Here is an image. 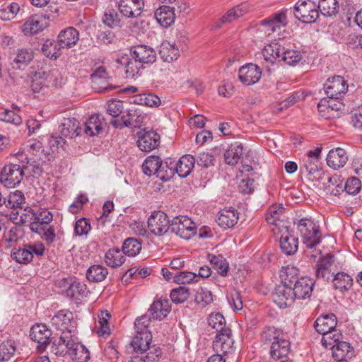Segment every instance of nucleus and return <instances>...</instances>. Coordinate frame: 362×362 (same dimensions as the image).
I'll use <instances>...</instances> for the list:
<instances>
[{
  "label": "nucleus",
  "instance_id": "e433bc0d",
  "mask_svg": "<svg viewBox=\"0 0 362 362\" xmlns=\"http://www.w3.org/2000/svg\"><path fill=\"white\" fill-rule=\"evenodd\" d=\"M280 247L281 251L286 255H293L297 252L298 248V239L287 233L281 235Z\"/></svg>",
  "mask_w": 362,
  "mask_h": 362
},
{
  "label": "nucleus",
  "instance_id": "6e6552de",
  "mask_svg": "<svg viewBox=\"0 0 362 362\" xmlns=\"http://www.w3.org/2000/svg\"><path fill=\"white\" fill-rule=\"evenodd\" d=\"M334 255L327 254L321 257L315 266L316 278L323 281L331 280L334 274Z\"/></svg>",
  "mask_w": 362,
  "mask_h": 362
},
{
  "label": "nucleus",
  "instance_id": "052dcab7",
  "mask_svg": "<svg viewBox=\"0 0 362 362\" xmlns=\"http://www.w3.org/2000/svg\"><path fill=\"white\" fill-rule=\"evenodd\" d=\"M197 226L188 216H182V239L189 240L197 235Z\"/></svg>",
  "mask_w": 362,
  "mask_h": 362
},
{
  "label": "nucleus",
  "instance_id": "f03ea898",
  "mask_svg": "<svg viewBox=\"0 0 362 362\" xmlns=\"http://www.w3.org/2000/svg\"><path fill=\"white\" fill-rule=\"evenodd\" d=\"M45 250V247L42 243L35 242L24 245L18 249H13L11 255L18 263L27 264L33 260L34 255L37 257L42 256Z\"/></svg>",
  "mask_w": 362,
  "mask_h": 362
},
{
  "label": "nucleus",
  "instance_id": "f257e3e1",
  "mask_svg": "<svg viewBox=\"0 0 362 362\" xmlns=\"http://www.w3.org/2000/svg\"><path fill=\"white\" fill-rule=\"evenodd\" d=\"M297 232L302 238L303 243L308 248H313L321 241L322 234L319 225L312 218H303L294 222Z\"/></svg>",
  "mask_w": 362,
  "mask_h": 362
},
{
  "label": "nucleus",
  "instance_id": "603ef678",
  "mask_svg": "<svg viewBox=\"0 0 362 362\" xmlns=\"http://www.w3.org/2000/svg\"><path fill=\"white\" fill-rule=\"evenodd\" d=\"M141 243L134 238L126 239L122 245V251L124 255L129 257H134L141 250Z\"/></svg>",
  "mask_w": 362,
  "mask_h": 362
},
{
  "label": "nucleus",
  "instance_id": "f3484780",
  "mask_svg": "<svg viewBox=\"0 0 362 362\" xmlns=\"http://www.w3.org/2000/svg\"><path fill=\"white\" fill-rule=\"evenodd\" d=\"M262 76L261 69L254 64L243 66L238 71V78L245 85L250 86L257 83Z\"/></svg>",
  "mask_w": 362,
  "mask_h": 362
},
{
  "label": "nucleus",
  "instance_id": "69168bd1",
  "mask_svg": "<svg viewBox=\"0 0 362 362\" xmlns=\"http://www.w3.org/2000/svg\"><path fill=\"white\" fill-rule=\"evenodd\" d=\"M213 300L214 298L211 291L203 288H199L197 291L194 298L196 304L204 307L211 303Z\"/></svg>",
  "mask_w": 362,
  "mask_h": 362
},
{
  "label": "nucleus",
  "instance_id": "4d7b16f0",
  "mask_svg": "<svg viewBox=\"0 0 362 362\" xmlns=\"http://www.w3.org/2000/svg\"><path fill=\"white\" fill-rule=\"evenodd\" d=\"M208 324L217 332V334L223 332L225 329H230L226 327V320L223 315L219 313L211 314L208 318Z\"/></svg>",
  "mask_w": 362,
  "mask_h": 362
},
{
  "label": "nucleus",
  "instance_id": "412c9836",
  "mask_svg": "<svg viewBox=\"0 0 362 362\" xmlns=\"http://www.w3.org/2000/svg\"><path fill=\"white\" fill-rule=\"evenodd\" d=\"M326 160L329 167L337 170L344 166L348 160V156L344 148L338 147L329 151Z\"/></svg>",
  "mask_w": 362,
  "mask_h": 362
},
{
  "label": "nucleus",
  "instance_id": "1a4fd4ad",
  "mask_svg": "<svg viewBox=\"0 0 362 362\" xmlns=\"http://www.w3.org/2000/svg\"><path fill=\"white\" fill-rule=\"evenodd\" d=\"M324 88L328 98L339 99L345 94L348 84L342 76H334L327 81Z\"/></svg>",
  "mask_w": 362,
  "mask_h": 362
},
{
  "label": "nucleus",
  "instance_id": "09e8293b",
  "mask_svg": "<svg viewBox=\"0 0 362 362\" xmlns=\"http://www.w3.org/2000/svg\"><path fill=\"white\" fill-rule=\"evenodd\" d=\"M207 259L218 274L223 276L227 274L228 272V263L222 255L209 254L207 255Z\"/></svg>",
  "mask_w": 362,
  "mask_h": 362
},
{
  "label": "nucleus",
  "instance_id": "ddd939ff",
  "mask_svg": "<svg viewBox=\"0 0 362 362\" xmlns=\"http://www.w3.org/2000/svg\"><path fill=\"white\" fill-rule=\"evenodd\" d=\"M233 343L230 329H225L223 332L216 334L213 342V349L216 354L226 355L233 351Z\"/></svg>",
  "mask_w": 362,
  "mask_h": 362
},
{
  "label": "nucleus",
  "instance_id": "e2e57ef3",
  "mask_svg": "<svg viewBox=\"0 0 362 362\" xmlns=\"http://www.w3.org/2000/svg\"><path fill=\"white\" fill-rule=\"evenodd\" d=\"M299 274V269L293 265H287L283 267L280 271V276L284 281V284H292L293 281Z\"/></svg>",
  "mask_w": 362,
  "mask_h": 362
},
{
  "label": "nucleus",
  "instance_id": "79ce46f5",
  "mask_svg": "<svg viewBox=\"0 0 362 362\" xmlns=\"http://www.w3.org/2000/svg\"><path fill=\"white\" fill-rule=\"evenodd\" d=\"M34 54L31 49L22 48L18 49L16 56L13 59V66L21 69L26 66L33 59Z\"/></svg>",
  "mask_w": 362,
  "mask_h": 362
},
{
  "label": "nucleus",
  "instance_id": "72a5a7b5",
  "mask_svg": "<svg viewBox=\"0 0 362 362\" xmlns=\"http://www.w3.org/2000/svg\"><path fill=\"white\" fill-rule=\"evenodd\" d=\"M243 153V146L242 144L235 142L231 144L224 153L225 162L230 165H236Z\"/></svg>",
  "mask_w": 362,
  "mask_h": 362
},
{
  "label": "nucleus",
  "instance_id": "4c0bfd02",
  "mask_svg": "<svg viewBox=\"0 0 362 362\" xmlns=\"http://www.w3.org/2000/svg\"><path fill=\"white\" fill-rule=\"evenodd\" d=\"M30 228L33 232L37 233L48 245L52 244L55 240V230L52 226H42V225L35 224L30 225Z\"/></svg>",
  "mask_w": 362,
  "mask_h": 362
},
{
  "label": "nucleus",
  "instance_id": "5fc2aeb1",
  "mask_svg": "<svg viewBox=\"0 0 362 362\" xmlns=\"http://www.w3.org/2000/svg\"><path fill=\"white\" fill-rule=\"evenodd\" d=\"M134 103L148 107H158L160 104V99L153 93H144L136 95Z\"/></svg>",
  "mask_w": 362,
  "mask_h": 362
},
{
  "label": "nucleus",
  "instance_id": "20e7f679",
  "mask_svg": "<svg viewBox=\"0 0 362 362\" xmlns=\"http://www.w3.org/2000/svg\"><path fill=\"white\" fill-rule=\"evenodd\" d=\"M51 323L57 330L74 334L75 336L76 330V323L74 319V315L68 310H60L51 319Z\"/></svg>",
  "mask_w": 362,
  "mask_h": 362
},
{
  "label": "nucleus",
  "instance_id": "bf43d9fd",
  "mask_svg": "<svg viewBox=\"0 0 362 362\" xmlns=\"http://www.w3.org/2000/svg\"><path fill=\"white\" fill-rule=\"evenodd\" d=\"M24 202V194L18 190L10 193L6 199H4V204L9 209L21 208Z\"/></svg>",
  "mask_w": 362,
  "mask_h": 362
},
{
  "label": "nucleus",
  "instance_id": "774afa93",
  "mask_svg": "<svg viewBox=\"0 0 362 362\" xmlns=\"http://www.w3.org/2000/svg\"><path fill=\"white\" fill-rule=\"evenodd\" d=\"M346 21L349 27L357 25L362 29V8L357 11L349 10L346 16Z\"/></svg>",
  "mask_w": 362,
  "mask_h": 362
},
{
  "label": "nucleus",
  "instance_id": "5701e85b",
  "mask_svg": "<svg viewBox=\"0 0 362 362\" xmlns=\"http://www.w3.org/2000/svg\"><path fill=\"white\" fill-rule=\"evenodd\" d=\"M79 40L78 31L73 27L62 30L58 35L59 46L69 49L76 45Z\"/></svg>",
  "mask_w": 362,
  "mask_h": 362
},
{
  "label": "nucleus",
  "instance_id": "cd10ccee",
  "mask_svg": "<svg viewBox=\"0 0 362 362\" xmlns=\"http://www.w3.org/2000/svg\"><path fill=\"white\" fill-rule=\"evenodd\" d=\"M157 22L164 28H168L175 22V15L174 8L163 6L155 11Z\"/></svg>",
  "mask_w": 362,
  "mask_h": 362
},
{
  "label": "nucleus",
  "instance_id": "4be33fe9",
  "mask_svg": "<svg viewBox=\"0 0 362 362\" xmlns=\"http://www.w3.org/2000/svg\"><path fill=\"white\" fill-rule=\"evenodd\" d=\"M248 11L247 6L245 4H241L237 6L229 11L222 16V18L218 19L214 23V28H220L223 24L231 23L240 17L245 14Z\"/></svg>",
  "mask_w": 362,
  "mask_h": 362
},
{
  "label": "nucleus",
  "instance_id": "bb28decb",
  "mask_svg": "<svg viewBox=\"0 0 362 362\" xmlns=\"http://www.w3.org/2000/svg\"><path fill=\"white\" fill-rule=\"evenodd\" d=\"M337 320L335 315L327 314L320 316L315 322L316 331L323 334L329 331L336 329Z\"/></svg>",
  "mask_w": 362,
  "mask_h": 362
},
{
  "label": "nucleus",
  "instance_id": "13d9d810",
  "mask_svg": "<svg viewBox=\"0 0 362 362\" xmlns=\"http://www.w3.org/2000/svg\"><path fill=\"white\" fill-rule=\"evenodd\" d=\"M127 62L125 66V74L126 77L129 78H136L141 76L142 69H144L143 65L139 63L137 60L127 59Z\"/></svg>",
  "mask_w": 362,
  "mask_h": 362
},
{
  "label": "nucleus",
  "instance_id": "393cba45",
  "mask_svg": "<svg viewBox=\"0 0 362 362\" xmlns=\"http://www.w3.org/2000/svg\"><path fill=\"white\" fill-rule=\"evenodd\" d=\"M52 332L45 325L37 324L32 327L30 332V339L40 346H46L49 341Z\"/></svg>",
  "mask_w": 362,
  "mask_h": 362
},
{
  "label": "nucleus",
  "instance_id": "a211bd4d",
  "mask_svg": "<svg viewBox=\"0 0 362 362\" xmlns=\"http://www.w3.org/2000/svg\"><path fill=\"white\" fill-rule=\"evenodd\" d=\"M314 281L312 279L303 276L295 281L292 288L295 298L306 299L310 297L313 290Z\"/></svg>",
  "mask_w": 362,
  "mask_h": 362
},
{
  "label": "nucleus",
  "instance_id": "0e129e2a",
  "mask_svg": "<svg viewBox=\"0 0 362 362\" xmlns=\"http://www.w3.org/2000/svg\"><path fill=\"white\" fill-rule=\"evenodd\" d=\"M61 49L63 48L59 46V42L47 40L42 45V51L47 57L56 59L61 54Z\"/></svg>",
  "mask_w": 362,
  "mask_h": 362
},
{
  "label": "nucleus",
  "instance_id": "f704fd0d",
  "mask_svg": "<svg viewBox=\"0 0 362 362\" xmlns=\"http://www.w3.org/2000/svg\"><path fill=\"white\" fill-rule=\"evenodd\" d=\"M332 351L334 358L338 361H347L351 358L354 355L353 346L349 343L344 341L337 343Z\"/></svg>",
  "mask_w": 362,
  "mask_h": 362
},
{
  "label": "nucleus",
  "instance_id": "de8ad7c7",
  "mask_svg": "<svg viewBox=\"0 0 362 362\" xmlns=\"http://www.w3.org/2000/svg\"><path fill=\"white\" fill-rule=\"evenodd\" d=\"M103 131V122L100 115H95L90 117L85 124L84 132L90 136L99 134Z\"/></svg>",
  "mask_w": 362,
  "mask_h": 362
},
{
  "label": "nucleus",
  "instance_id": "c03bdc74",
  "mask_svg": "<svg viewBox=\"0 0 362 362\" xmlns=\"http://www.w3.org/2000/svg\"><path fill=\"white\" fill-rule=\"evenodd\" d=\"M163 165L160 157L156 156H150L147 157L143 163V171L148 175L158 174V171Z\"/></svg>",
  "mask_w": 362,
  "mask_h": 362
},
{
  "label": "nucleus",
  "instance_id": "9d476101",
  "mask_svg": "<svg viewBox=\"0 0 362 362\" xmlns=\"http://www.w3.org/2000/svg\"><path fill=\"white\" fill-rule=\"evenodd\" d=\"M148 227L156 235H163L169 230V220L166 214L154 211L148 218Z\"/></svg>",
  "mask_w": 362,
  "mask_h": 362
},
{
  "label": "nucleus",
  "instance_id": "7c9ffc66",
  "mask_svg": "<svg viewBox=\"0 0 362 362\" xmlns=\"http://www.w3.org/2000/svg\"><path fill=\"white\" fill-rule=\"evenodd\" d=\"M290 351V342L283 336L270 346V356L276 361L288 355Z\"/></svg>",
  "mask_w": 362,
  "mask_h": 362
},
{
  "label": "nucleus",
  "instance_id": "7ed1b4c3",
  "mask_svg": "<svg viewBox=\"0 0 362 362\" xmlns=\"http://www.w3.org/2000/svg\"><path fill=\"white\" fill-rule=\"evenodd\" d=\"M294 15L304 23H312L319 17V10L313 1L299 0L295 5Z\"/></svg>",
  "mask_w": 362,
  "mask_h": 362
},
{
  "label": "nucleus",
  "instance_id": "6e6d98bb",
  "mask_svg": "<svg viewBox=\"0 0 362 362\" xmlns=\"http://www.w3.org/2000/svg\"><path fill=\"white\" fill-rule=\"evenodd\" d=\"M284 336L282 332L274 327H265L261 334V339L264 344L276 342Z\"/></svg>",
  "mask_w": 362,
  "mask_h": 362
},
{
  "label": "nucleus",
  "instance_id": "58836bf2",
  "mask_svg": "<svg viewBox=\"0 0 362 362\" xmlns=\"http://www.w3.org/2000/svg\"><path fill=\"white\" fill-rule=\"evenodd\" d=\"M181 164V158H179L175 164H173L171 161L168 163L165 161L163 163L160 169L157 174V177L163 181H168L173 177L175 173H177L179 176H181L177 170L178 165Z\"/></svg>",
  "mask_w": 362,
  "mask_h": 362
},
{
  "label": "nucleus",
  "instance_id": "8fccbe9b",
  "mask_svg": "<svg viewBox=\"0 0 362 362\" xmlns=\"http://www.w3.org/2000/svg\"><path fill=\"white\" fill-rule=\"evenodd\" d=\"M317 9L325 16H336L339 11V4L337 0H320Z\"/></svg>",
  "mask_w": 362,
  "mask_h": 362
},
{
  "label": "nucleus",
  "instance_id": "0eeeda50",
  "mask_svg": "<svg viewBox=\"0 0 362 362\" xmlns=\"http://www.w3.org/2000/svg\"><path fill=\"white\" fill-rule=\"evenodd\" d=\"M21 216V222L24 223L30 222V225H42V226H46L53 220L52 214L47 209H42L38 213L34 212L31 208H25Z\"/></svg>",
  "mask_w": 362,
  "mask_h": 362
},
{
  "label": "nucleus",
  "instance_id": "37998d69",
  "mask_svg": "<svg viewBox=\"0 0 362 362\" xmlns=\"http://www.w3.org/2000/svg\"><path fill=\"white\" fill-rule=\"evenodd\" d=\"M335 289L344 292L350 289L353 285V279L344 272L336 274L332 279Z\"/></svg>",
  "mask_w": 362,
  "mask_h": 362
},
{
  "label": "nucleus",
  "instance_id": "680f3d73",
  "mask_svg": "<svg viewBox=\"0 0 362 362\" xmlns=\"http://www.w3.org/2000/svg\"><path fill=\"white\" fill-rule=\"evenodd\" d=\"M16 351V343L11 339L6 340L0 344V357L6 361L13 356Z\"/></svg>",
  "mask_w": 362,
  "mask_h": 362
},
{
  "label": "nucleus",
  "instance_id": "423d86ee",
  "mask_svg": "<svg viewBox=\"0 0 362 362\" xmlns=\"http://www.w3.org/2000/svg\"><path fill=\"white\" fill-rule=\"evenodd\" d=\"M24 175L23 167L18 164H8L3 168L0 180L8 188H12L20 184Z\"/></svg>",
  "mask_w": 362,
  "mask_h": 362
},
{
  "label": "nucleus",
  "instance_id": "39448f33",
  "mask_svg": "<svg viewBox=\"0 0 362 362\" xmlns=\"http://www.w3.org/2000/svg\"><path fill=\"white\" fill-rule=\"evenodd\" d=\"M146 119L145 115L139 109H129L125 115H122L120 119L111 121V124L117 129L124 127L132 128H140Z\"/></svg>",
  "mask_w": 362,
  "mask_h": 362
},
{
  "label": "nucleus",
  "instance_id": "c85d7f7f",
  "mask_svg": "<svg viewBox=\"0 0 362 362\" xmlns=\"http://www.w3.org/2000/svg\"><path fill=\"white\" fill-rule=\"evenodd\" d=\"M152 341V334L151 332H141L137 334L133 338L131 346L136 353L143 354L150 349V344Z\"/></svg>",
  "mask_w": 362,
  "mask_h": 362
},
{
  "label": "nucleus",
  "instance_id": "a878e982",
  "mask_svg": "<svg viewBox=\"0 0 362 362\" xmlns=\"http://www.w3.org/2000/svg\"><path fill=\"white\" fill-rule=\"evenodd\" d=\"M74 337L68 355L75 362H87L90 359V352L88 349L79 342H76Z\"/></svg>",
  "mask_w": 362,
  "mask_h": 362
},
{
  "label": "nucleus",
  "instance_id": "aec40b11",
  "mask_svg": "<svg viewBox=\"0 0 362 362\" xmlns=\"http://www.w3.org/2000/svg\"><path fill=\"white\" fill-rule=\"evenodd\" d=\"M238 215L237 210L226 208L219 211L216 222L223 229L232 228L238 223Z\"/></svg>",
  "mask_w": 362,
  "mask_h": 362
},
{
  "label": "nucleus",
  "instance_id": "ea45409f",
  "mask_svg": "<svg viewBox=\"0 0 362 362\" xmlns=\"http://www.w3.org/2000/svg\"><path fill=\"white\" fill-rule=\"evenodd\" d=\"M123 251L119 248L110 249L105 255V262L110 267H120L125 261Z\"/></svg>",
  "mask_w": 362,
  "mask_h": 362
},
{
  "label": "nucleus",
  "instance_id": "a18cd8bd",
  "mask_svg": "<svg viewBox=\"0 0 362 362\" xmlns=\"http://www.w3.org/2000/svg\"><path fill=\"white\" fill-rule=\"evenodd\" d=\"M344 180L341 176L334 174L328 177L327 182H325V188L327 193L337 195L340 192L344 191Z\"/></svg>",
  "mask_w": 362,
  "mask_h": 362
},
{
  "label": "nucleus",
  "instance_id": "473e14b6",
  "mask_svg": "<svg viewBox=\"0 0 362 362\" xmlns=\"http://www.w3.org/2000/svg\"><path fill=\"white\" fill-rule=\"evenodd\" d=\"M284 207L282 204L271 206L266 213V220L269 224L276 226H284V221L282 219L284 214Z\"/></svg>",
  "mask_w": 362,
  "mask_h": 362
},
{
  "label": "nucleus",
  "instance_id": "49530a36",
  "mask_svg": "<svg viewBox=\"0 0 362 362\" xmlns=\"http://www.w3.org/2000/svg\"><path fill=\"white\" fill-rule=\"evenodd\" d=\"M342 339V334L340 330L334 329L322 334L321 343L326 349H332L337 343H339Z\"/></svg>",
  "mask_w": 362,
  "mask_h": 362
},
{
  "label": "nucleus",
  "instance_id": "2f4dec72",
  "mask_svg": "<svg viewBox=\"0 0 362 362\" xmlns=\"http://www.w3.org/2000/svg\"><path fill=\"white\" fill-rule=\"evenodd\" d=\"M284 47L277 42H273L264 46L262 54L264 59L272 64L281 61Z\"/></svg>",
  "mask_w": 362,
  "mask_h": 362
},
{
  "label": "nucleus",
  "instance_id": "dca6fc26",
  "mask_svg": "<svg viewBox=\"0 0 362 362\" xmlns=\"http://www.w3.org/2000/svg\"><path fill=\"white\" fill-rule=\"evenodd\" d=\"M131 56L142 65L149 64L156 62V52L151 47L145 45H139L130 48Z\"/></svg>",
  "mask_w": 362,
  "mask_h": 362
},
{
  "label": "nucleus",
  "instance_id": "4468645a",
  "mask_svg": "<svg viewBox=\"0 0 362 362\" xmlns=\"http://www.w3.org/2000/svg\"><path fill=\"white\" fill-rule=\"evenodd\" d=\"M48 25V17L45 15H34L24 23L22 31L25 35H33L42 31Z\"/></svg>",
  "mask_w": 362,
  "mask_h": 362
},
{
  "label": "nucleus",
  "instance_id": "a19ab883",
  "mask_svg": "<svg viewBox=\"0 0 362 362\" xmlns=\"http://www.w3.org/2000/svg\"><path fill=\"white\" fill-rule=\"evenodd\" d=\"M159 54L164 61L171 62L178 59L180 51L175 45L164 42L160 45Z\"/></svg>",
  "mask_w": 362,
  "mask_h": 362
},
{
  "label": "nucleus",
  "instance_id": "864d4df0",
  "mask_svg": "<svg viewBox=\"0 0 362 362\" xmlns=\"http://www.w3.org/2000/svg\"><path fill=\"white\" fill-rule=\"evenodd\" d=\"M118 8L120 13L127 18H135L141 14L139 9L134 7L132 0H120Z\"/></svg>",
  "mask_w": 362,
  "mask_h": 362
},
{
  "label": "nucleus",
  "instance_id": "2eb2a0df",
  "mask_svg": "<svg viewBox=\"0 0 362 362\" xmlns=\"http://www.w3.org/2000/svg\"><path fill=\"white\" fill-rule=\"evenodd\" d=\"M286 23V13L284 12L277 13L262 21L260 30L264 32L265 35L269 37L281 28L285 27Z\"/></svg>",
  "mask_w": 362,
  "mask_h": 362
},
{
  "label": "nucleus",
  "instance_id": "c756f323",
  "mask_svg": "<svg viewBox=\"0 0 362 362\" xmlns=\"http://www.w3.org/2000/svg\"><path fill=\"white\" fill-rule=\"evenodd\" d=\"M169 313V303L167 300H154L148 310V314L153 320H162Z\"/></svg>",
  "mask_w": 362,
  "mask_h": 362
},
{
  "label": "nucleus",
  "instance_id": "c9c22d12",
  "mask_svg": "<svg viewBox=\"0 0 362 362\" xmlns=\"http://www.w3.org/2000/svg\"><path fill=\"white\" fill-rule=\"evenodd\" d=\"M79 122L75 118H64L61 125V135L72 139L79 134Z\"/></svg>",
  "mask_w": 362,
  "mask_h": 362
},
{
  "label": "nucleus",
  "instance_id": "338daca9",
  "mask_svg": "<svg viewBox=\"0 0 362 362\" xmlns=\"http://www.w3.org/2000/svg\"><path fill=\"white\" fill-rule=\"evenodd\" d=\"M86 286L79 281H74L66 290V295L71 298H78L86 296Z\"/></svg>",
  "mask_w": 362,
  "mask_h": 362
},
{
  "label": "nucleus",
  "instance_id": "b1692460",
  "mask_svg": "<svg viewBox=\"0 0 362 362\" xmlns=\"http://www.w3.org/2000/svg\"><path fill=\"white\" fill-rule=\"evenodd\" d=\"M74 335L64 332L60 337L52 342L51 350L55 355L64 356L68 354Z\"/></svg>",
  "mask_w": 362,
  "mask_h": 362
},
{
  "label": "nucleus",
  "instance_id": "9b49d317",
  "mask_svg": "<svg viewBox=\"0 0 362 362\" xmlns=\"http://www.w3.org/2000/svg\"><path fill=\"white\" fill-rule=\"evenodd\" d=\"M272 298L280 308L290 306L295 298L291 285L283 284L277 286L272 293Z\"/></svg>",
  "mask_w": 362,
  "mask_h": 362
},
{
  "label": "nucleus",
  "instance_id": "6ab92c4d",
  "mask_svg": "<svg viewBox=\"0 0 362 362\" xmlns=\"http://www.w3.org/2000/svg\"><path fill=\"white\" fill-rule=\"evenodd\" d=\"M161 274L165 281L180 284L181 281V259L178 257L174 258L170 262L168 268H162Z\"/></svg>",
  "mask_w": 362,
  "mask_h": 362
},
{
  "label": "nucleus",
  "instance_id": "f8f14e48",
  "mask_svg": "<svg viewBox=\"0 0 362 362\" xmlns=\"http://www.w3.org/2000/svg\"><path fill=\"white\" fill-rule=\"evenodd\" d=\"M137 135V146L142 151L150 152L156 149L160 144V135L154 131L143 129L139 132Z\"/></svg>",
  "mask_w": 362,
  "mask_h": 362
},
{
  "label": "nucleus",
  "instance_id": "3c124183",
  "mask_svg": "<svg viewBox=\"0 0 362 362\" xmlns=\"http://www.w3.org/2000/svg\"><path fill=\"white\" fill-rule=\"evenodd\" d=\"M107 274L108 271L105 267L95 264L87 270L86 277L90 281L100 282L106 278Z\"/></svg>",
  "mask_w": 362,
  "mask_h": 362
}]
</instances>
